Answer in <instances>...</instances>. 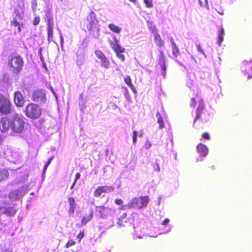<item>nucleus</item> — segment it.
I'll return each mask as SVG.
<instances>
[{
  "mask_svg": "<svg viewBox=\"0 0 252 252\" xmlns=\"http://www.w3.org/2000/svg\"><path fill=\"white\" fill-rule=\"evenodd\" d=\"M154 38L156 45L159 47H162L164 46V42L162 40L160 35L158 32H156L154 34Z\"/></svg>",
  "mask_w": 252,
  "mask_h": 252,
  "instance_id": "obj_21",
  "label": "nucleus"
},
{
  "mask_svg": "<svg viewBox=\"0 0 252 252\" xmlns=\"http://www.w3.org/2000/svg\"><path fill=\"white\" fill-rule=\"evenodd\" d=\"M6 198V195H0V213L5 214L9 217L13 216L17 213V209L14 207H6L8 203L4 199Z\"/></svg>",
  "mask_w": 252,
  "mask_h": 252,
  "instance_id": "obj_5",
  "label": "nucleus"
},
{
  "mask_svg": "<svg viewBox=\"0 0 252 252\" xmlns=\"http://www.w3.org/2000/svg\"><path fill=\"white\" fill-rule=\"evenodd\" d=\"M224 35V31L223 28H221L219 31L218 33V42L219 45H220L222 41L223 40V36Z\"/></svg>",
  "mask_w": 252,
  "mask_h": 252,
  "instance_id": "obj_29",
  "label": "nucleus"
},
{
  "mask_svg": "<svg viewBox=\"0 0 252 252\" xmlns=\"http://www.w3.org/2000/svg\"><path fill=\"white\" fill-rule=\"evenodd\" d=\"M52 158H53V157H51V158H49L48 160L47 161V162H46V164L45 165V166H44V171L46 169L47 166L50 164V163Z\"/></svg>",
  "mask_w": 252,
  "mask_h": 252,
  "instance_id": "obj_41",
  "label": "nucleus"
},
{
  "mask_svg": "<svg viewBox=\"0 0 252 252\" xmlns=\"http://www.w3.org/2000/svg\"><path fill=\"white\" fill-rule=\"evenodd\" d=\"M80 174L79 173H77L75 174V178L74 180V182H76L77 180L80 178Z\"/></svg>",
  "mask_w": 252,
  "mask_h": 252,
  "instance_id": "obj_45",
  "label": "nucleus"
},
{
  "mask_svg": "<svg viewBox=\"0 0 252 252\" xmlns=\"http://www.w3.org/2000/svg\"><path fill=\"white\" fill-rule=\"evenodd\" d=\"M8 198L11 201L18 200L19 199V194L18 190H15L11 191L8 194Z\"/></svg>",
  "mask_w": 252,
  "mask_h": 252,
  "instance_id": "obj_26",
  "label": "nucleus"
},
{
  "mask_svg": "<svg viewBox=\"0 0 252 252\" xmlns=\"http://www.w3.org/2000/svg\"><path fill=\"white\" fill-rule=\"evenodd\" d=\"M2 142V139L1 138H0V144Z\"/></svg>",
  "mask_w": 252,
  "mask_h": 252,
  "instance_id": "obj_53",
  "label": "nucleus"
},
{
  "mask_svg": "<svg viewBox=\"0 0 252 252\" xmlns=\"http://www.w3.org/2000/svg\"><path fill=\"white\" fill-rule=\"evenodd\" d=\"M196 105V100L195 98H192L190 100V106L194 108Z\"/></svg>",
  "mask_w": 252,
  "mask_h": 252,
  "instance_id": "obj_38",
  "label": "nucleus"
},
{
  "mask_svg": "<svg viewBox=\"0 0 252 252\" xmlns=\"http://www.w3.org/2000/svg\"><path fill=\"white\" fill-rule=\"evenodd\" d=\"M47 17V39L49 42L53 41V20L51 13L48 12L46 15Z\"/></svg>",
  "mask_w": 252,
  "mask_h": 252,
  "instance_id": "obj_8",
  "label": "nucleus"
},
{
  "mask_svg": "<svg viewBox=\"0 0 252 252\" xmlns=\"http://www.w3.org/2000/svg\"><path fill=\"white\" fill-rule=\"evenodd\" d=\"M169 222V220L168 218H166L162 222V224L164 225H167Z\"/></svg>",
  "mask_w": 252,
  "mask_h": 252,
  "instance_id": "obj_43",
  "label": "nucleus"
},
{
  "mask_svg": "<svg viewBox=\"0 0 252 252\" xmlns=\"http://www.w3.org/2000/svg\"><path fill=\"white\" fill-rule=\"evenodd\" d=\"M76 242L73 239H69L65 245V247L66 248H68L70 247L71 246H74Z\"/></svg>",
  "mask_w": 252,
  "mask_h": 252,
  "instance_id": "obj_33",
  "label": "nucleus"
},
{
  "mask_svg": "<svg viewBox=\"0 0 252 252\" xmlns=\"http://www.w3.org/2000/svg\"><path fill=\"white\" fill-rule=\"evenodd\" d=\"M11 118L4 117L0 120V130L2 132L7 131L11 129Z\"/></svg>",
  "mask_w": 252,
  "mask_h": 252,
  "instance_id": "obj_11",
  "label": "nucleus"
},
{
  "mask_svg": "<svg viewBox=\"0 0 252 252\" xmlns=\"http://www.w3.org/2000/svg\"><path fill=\"white\" fill-rule=\"evenodd\" d=\"M24 112L28 118L31 119H37L41 116L42 109L38 104L30 103L26 105Z\"/></svg>",
  "mask_w": 252,
  "mask_h": 252,
  "instance_id": "obj_1",
  "label": "nucleus"
},
{
  "mask_svg": "<svg viewBox=\"0 0 252 252\" xmlns=\"http://www.w3.org/2000/svg\"><path fill=\"white\" fill-rule=\"evenodd\" d=\"M125 209V206L123 205L121 207H120L119 208V209H121V210H123V209Z\"/></svg>",
  "mask_w": 252,
  "mask_h": 252,
  "instance_id": "obj_48",
  "label": "nucleus"
},
{
  "mask_svg": "<svg viewBox=\"0 0 252 252\" xmlns=\"http://www.w3.org/2000/svg\"><path fill=\"white\" fill-rule=\"evenodd\" d=\"M94 53L96 57L101 61V66L105 68H108L110 62L104 54L99 50H95Z\"/></svg>",
  "mask_w": 252,
  "mask_h": 252,
  "instance_id": "obj_14",
  "label": "nucleus"
},
{
  "mask_svg": "<svg viewBox=\"0 0 252 252\" xmlns=\"http://www.w3.org/2000/svg\"><path fill=\"white\" fill-rule=\"evenodd\" d=\"M251 78H252V76H250L249 75V77H248V79H250Z\"/></svg>",
  "mask_w": 252,
  "mask_h": 252,
  "instance_id": "obj_52",
  "label": "nucleus"
},
{
  "mask_svg": "<svg viewBox=\"0 0 252 252\" xmlns=\"http://www.w3.org/2000/svg\"><path fill=\"white\" fill-rule=\"evenodd\" d=\"M153 168H154L155 170L157 171H159L160 170L159 166L157 163H155L153 164Z\"/></svg>",
  "mask_w": 252,
  "mask_h": 252,
  "instance_id": "obj_42",
  "label": "nucleus"
},
{
  "mask_svg": "<svg viewBox=\"0 0 252 252\" xmlns=\"http://www.w3.org/2000/svg\"><path fill=\"white\" fill-rule=\"evenodd\" d=\"M9 175V174L7 169L0 168V182L8 179Z\"/></svg>",
  "mask_w": 252,
  "mask_h": 252,
  "instance_id": "obj_22",
  "label": "nucleus"
},
{
  "mask_svg": "<svg viewBox=\"0 0 252 252\" xmlns=\"http://www.w3.org/2000/svg\"><path fill=\"white\" fill-rule=\"evenodd\" d=\"M156 115L158 119L157 122L159 125V128L160 129L163 128L164 127V124L161 114L158 111L157 112Z\"/></svg>",
  "mask_w": 252,
  "mask_h": 252,
  "instance_id": "obj_27",
  "label": "nucleus"
},
{
  "mask_svg": "<svg viewBox=\"0 0 252 252\" xmlns=\"http://www.w3.org/2000/svg\"><path fill=\"white\" fill-rule=\"evenodd\" d=\"M149 30L153 33H155L157 32V30L156 27L154 24L152 23H150L148 25Z\"/></svg>",
  "mask_w": 252,
  "mask_h": 252,
  "instance_id": "obj_32",
  "label": "nucleus"
},
{
  "mask_svg": "<svg viewBox=\"0 0 252 252\" xmlns=\"http://www.w3.org/2000/svg\"><path fill=\"white\" fill-rule=\"evenodd\" d=\"M76 182H73L72 185L71 186L70 189H72L75 184Z\"/></svg>",
  "mask_w": 252,
  "mask_h": 252,
  "instance_id": "obj_47",
  "label": "nucleus"
},
{
  "mask_svg": "<svg viewBox=\"0 0 252 252\" xmlns=\"http://www.w3.org/2000/svg\"><path fill=\"white\" fill-rule=\"evenodd\" d=\"M164 53L162 51H160V55L158 60V64L160 65L164 73L166 71L165 60Z\"/></svg>",
  "mask_w": 252,
  "mask_h": 252,
  "instance_id": "obj_18",
  "label": "nucleus"
},
{
  "mask_svg": "<svg viewBox=\"0 0 252 252\" xmlns=\"http://www.w3.org/2000/svg\"><path fill=\"white\" fill-rule=\"evenodd\" d=\"M2 252H10L7 250H5L3 251H2Z\"/></svg>",
  "mask_w": 252,
  "mask_h": 252,
  "instance_id": "obj_51",
  "label": "nucleus"
},
{
  "mask_svg": "<svg viewBox=\"0 0 252 252\" xmlns=\"http://www.w3.org/2000/svg\"><path fill=\"white\" fill-rule=\"evenodd\" d=\"M40 21V17L39 16H36L34 17L33 21V24L35 26L37 25Z\"/></svg>",
  "mask_w": 252,
  "mask_h": 252,
  "instance_id": "obj_37",
  "label": "nucleus"
},
{
  "mask_svg": "<svg viewBox=\"0 0 252 252\" xmlns=\"http://www.w3.org/2000/svg\"><path fill=\"white\" fill-rule=\"evenodd\" d=\"M114 42H110V46L112 49L115 52L117 57L124 62L125 60L124 55L122 54L125 51V49L119 44V41L117 39L116 37H114Z\"/></svg>",
  "mask_w": 252,
  "mask_h": 252,
  "instance_id": "obj_7",
  "label": "nucleus"
},
{
  "mask_svg": "<svg viewBox=\"0 0 252 252\" xmlns=\"http://www.w3.org/2000/svg\"><path fill=\"white\" fill-rule=\"evenodd\" d=\"M202 138L205 140H209L210 139V135L207 132H204L202 134Z\"/></svg>",
  "mask_w": 252,
  "mask_h": 252,
  "instance_id": "obj_39",
  "label": "nucleus"
},
{
  "mask_svg": "<svg viewBox=\"0 0 252 252\" xmlns=\"http://www.w3.org/2000/svg\"><path fill=\"white\" fill-rule=\"evenodd\" d=\"M7 152L9 156L11 157V159L18 160L20 158V154L16 151L8 150Z\"/></svg>",
  "mask_w": 252,
  "mask_h": 252,
  "instance_id": "obj_24",
  "label": "nucleus"
},
{
  "mask_svg": "<svg viewBox=\"0 0 252 252\" xmlns=\"http://www.w3.org/2000/svg\"><path fill=\"white\" fill-rule=\"evenodd\" d=\"M67 201L69 204L68 213L69 216H73L74 214L75 210L77 208L75 199L72 197H69L67 198Z\"/></svg>",
  "mask_w": 252,
  "mask_h": 252,
  "instance_id": "obj_16",
  "label": "nucleus"
},
{
  "mask_svg": "<svg viewBox=\"0 0 252 252\" xmlns=\"http://www.w3.org/2000/svg\"><path fill=\"white\" fill-rule=\"evenodd\" d=\"M111 209L104 206L95 207V213L100 218L105 219L108 216L110 213Z\"/></svg>",
  "mask_w": 252,
  "mask_h": 252,
  "instance_id": "obj_13",
  "label": "nucleus"
},
{
  "mask_svg": "<svg viewBox=\"0 0 252 252\" xmlns=\"http://www.w3.org/2000/svg\"><path fill=\"white\" fill-rule=\"evenodd\" d=\"M197 152L203 157H206L208 154V149L203 144H199L196 147Z\"/></svg>",
  "mask_w": 252,
  "mask_h": 252,
  "instance_id": "obj_19",
  "label": "nucleus"
},
{
  "mask_svg": "<svg viewBox=\"0 0 252 252\" xmlns=\"http://www.w3.org/2000/svg\"><path fill=\"white\" fill-rule=\"evenodd\" d=\"M129 1L135 3L136 2V0H129Z\"/></svg>",
  "mask_w": 252,
  "mask_h": 252,
  "instance_id": "obj_50",
  "label": "nucleus"
},
{
  "mask_svg": "<svg viewBox=\"0 0 252 252\" xmlns=\"http://www.w3.org/2000/svg\"><path fill=\"white\" fill-rule=\"evenodd\" d=\"M197 50L199 52L202 53H203V50L201 48V46L200 45H198L197 46Z\"/></svg>",
  "mask_w": 252,
  "mask_h": 252,
  "instance_id": "obj_46",
  "label": "nucleus"
},
{
  "mask_svg": "<svg viewBox=\"0 0 252 252\" xmlns=\"http://www.w3.org/2000/svg\"><path fill=\"white\" fill-rule=\"evenodd\" d=\"M12 107L10 99L0 94V113L3 115L10 114L12 112Z\"/></svg>",
  "mask_w": 252,
  "mask_h": 252,
  "instance_id": "obj_6",
  "label": "nucleus"
},
{
  "mask_svg": "<svg viewBox=\"0 0 252 252\" xmlns=\"http://www.w3.org/2000/svg\"><path fill=\"white\" fill-rule=\"evenodd\" d=\"M23 64V59L20 56H12L8 61L10 70L15 74H18L20 71Z\"/></svg>",
  "mask_w": 252,
  "mask_h": 252,
  "instance_id": "obj_4",
  "label": "nucleus"
},
{
  "mask_svg": "<svg viewBox=\"0 0 252 252\" xmlns=\"http://www.w3.org/2000/svg\"><path fill=\"white\" fill-rule=\"evenodd\" d=\"M170 41L172 45V54L175 58H177L180 55V51L176 45L174 39L172 37H171Z\"/></svg>",
  "mask_w": 252,
  "mask_h": 252,
  "instance_id": "obj_20",
  "label": "nucleus"
},
{
  "mask_svg": "<svg viewBox=\"0 0 252 252\" xmlns=\"http://www.w3.org/2000/svg\"><path fill=\"white\" fill-rule=\"evenodd\" d=\"M114 188L109 186H98L94 192V196L95 197L98 198L101 196L103 193H108L114 191Z\"/></svg>",
  "mask_w": 252,
  "mask_h": 252,
  "instance_id": "obj_10",
  "label": "nucleus"
},
{
  "mask_svg": "<svg viewBox=\"0 0 252 252\" xmlns=\"http://www.w3.org/2000/svg\"><path fill=\"white\" fill-rule=\"evenodd\" d=\"M13 101L17 107H22L24 105L25 100L23 95L20 91H18L14 92Z\"/></svg>",
  "mask_w": 252,
  "mask_h": 252,
  "instance_id": "obj_12",
  "label": "nucleus"
},
{
  "mask_svg": "<svg viewBox=\"0 0 252 252\" xmlns=\"http://www.w3.org/2000/svg\"><path fill=\"white\" fill-rule=\"evenodd\" d=\"M25 122L18 114L16 113L11 117V129L14 133H21L24 129Z\"/></svg>",
  "mask_w": 252,
  "mask_h": 252,
  "instance_id": "obj_3",
  "label": "nucleus"
},
{
  "mask_svg": "<svg viewBox=\"0 0 252 252\" xmlns=\"http://www.w3.org/2000/svg\"><path fill=\"white\" fill-rule=\"evenodd\" d=\"M150 202L148 196H141L139 197H134L127 204L128 209L135 208L140 210L146 208Z\"/></svg>",
  "mask_w": 252,
  "mask_h": 252,
  "instance_id": "obj_2",
  "label": "nucleus"
},
{
  "mask_svg": "<svg viewBox=\"0 0 252 252\" xmlns=\"http://www.w3.org/2000/svg\"><path fill=\"white\" fill-rule=\"evenodd\" d=\"M108 28L112 31H113V32H114L115 33H119L121 30V28L119 27L116 26L115 25H114L113 24H109Z\"/></svg>",
  "mask_w": 252,
  "mask_h": 252,
  "instance_id": "obj_30",
  "label": "nucleus"
},
{
  "mask_svg": "<svg viewBox=\"0 0 252 252\" xmlns=\"http://www.w3.org/2000/svg\"><path fill=\"white\" fill-rule=\"evenodd\" d=\"M144 2L147 8H151L153 6L152 0H144Z\"/></svg>",
  "mask_w": 252,
  "mask_h": 252,
  "instance_id": "obj_34",
  "label": "nucleus"
},
{
  "mask_svg": "<svg viewBox=\"0 0 252 252\" xmlns=\"http://www.w3.org/2000/svg\"><path fill=\"white\" fill-rule=\"evenodd\" d=\"M151 147V144L149 142H146L145 144V147L146 149H149Z\"/></svg>",
  "mask_w": 252,
  "mask_h": 252,
  "instance_id": "obj_44",
  "label": "nucleus"
},
{
  "mask_svg": "<svg viewBox=\"0 0 252 252\" xmlns=\"http://www.w3.org/2000/svg\"><path fill=\"white\" fill-rule=\"evenodd\" d=\"M137 132L136 130L133 131L132 142L133 144H135L137 141Z\"/></svg>",
  "mask_w": 252,
  "mask_h": 252,
  "instance_id": "obj_35",
  "label": "nucleus"
},
{
  "mask_svg": "<svg viewBox=\"0 0 252 252\" xmlns=\"http://www.w3.org/2000/svg\"><path fill=\"white\" fill-rule=\"evenodd\" d=\"M88 24L87 29L88 31H91L94 27L96 22V15L94 12L91 11L87 17Z\"/></svg>",
  "mask_w": 252,
  "mask_h": 252,
  "instance_id": "obj_15",
  "label": "nucleus"
},
{
  "mask_svg": "<svg viewBox=\"0 0 252 252\" xmlns=\"http://www.w3.org/2000/svg\"><path fill=\"white\" fill-rule=\"evenodd\" d=\"M93 217V211L91 210L88 215L82 217L81 219V224L83 225H86L88 222L91 221Z\"/></svg>",
  "mask_w": 252,
  "mask_h": 252,
  "instance_id": "obj_23",
  "label": "nucleus"
},
{
  "mask_svg": "<svg viewBox=\"0 0 252 252\" xmlns=\"http://www.w3.org/2000/svg\"><path fill=\"white\" fill-rule=\"evenodd\" d=\"M84 231H81L77 236V239H78L79 242L81 241V239L84 237Z\"/></svg>",
  "mask_w": 252,
  "mask_h": 252,
  "instance_id": "obj_36",
  "label": "nucleus"
},
{
  "mask_svg": "<svg viewBox=\"0 0 252 252\" xmlns=\"http://www.w3.org/2000/svg\"><path fill=\"white\" fill-rule=\"evenodd\" d=\"M50 88H51V90L52 93L55 95V92L54 89H53V88L51 87Z\"/></svg>",
  "mask_w": 252,
  "mask_h": 252,
  "instance_id": "obj_49",
  "label": "nucleus"
},
{
  "mask_svg": "<svg viewBox=\"0 0 252 252\" xmlns=\"http://www.w3.org/2000/svg\"><path fill=\"white\" fill-rule=\"evenodd\" d=\"M124 81L125 83L130 88L134 93H136L135 88L132 83L131 79L129 76H127L125 79Z\"/></svg>",
  "mask_w": 252,
  "mask_h": 252,
  "instance_id": "obj_25",
  "label": "nucleus"
},
{
  "mask_svg": "<svg viewBox=\"0 0 252 252\" xmlns=\"http://www.w3.org/2000/svg\"><path fill=\"white\" fill-rule=\"evenodd\" d=\"M11 24L14 27H18L19 32L21 31V26H22L23 24L20 25L16 18H14L13 19V20L11 22Z\"/></svg>",
  "mask_w": 252,
  "mask_h": 252,
  "instance_id": "obj_31",
  "label": "nucleus"
},
{
  "mask_svg": "<svg viewBox=\"0 0 252 252\" xmlns=\"http://www.w3.org/2000/svg\"><path fill=\"white\" fill-rule=\"evenodd\" d=\"M115 203L118 205H121L123 204V201L121 199H116L114 201Z\"/></svg>",
  "mask_w": 252,
  "mask_h": 252,
  "instance_id": "obj_40",
  "label": "nucleus"
},
{
  "mask_svg": "<svg viewBox=\"0 0 252 252\" xmlns=\"http://www.w3.org/2000/svg\"><path fill=\"white\" fill-rule=\"evenodd\" d=\"M205 109V105L202 100H201L198 104V106L196 111V116L193 121V125L195 124L196 120L199 119L201 117V114L203 112Z\"/></svg>",
  "mask_w": 252,
  "mask_h": 252,
  "instance_id": "obj_17",
  "label": "nucleus"
},
{
  "mask_svg": "<svg viewBox=\"0 0 252 252\" xmlns=\"http://www.w3.org/2000/svg\"><path fill=\"white\" fill-rule=\"evenodd\" d=\"M127 217V214L125 213L123 214V215L118 218V221H117V224L119 226H123L124 225V223L126 222V221L124 220L126 219Z\"/></svg>",
  "mask_w": 252,
  "mask_h": 252,
  "instance_id": "obj_28",
  "label": "nucleus"
},
{
  "mask_svg": "<svg viewBox=\"0 0 252 252\" xmlns=\"http://www.w3.org/2000/svg\"><path fill=\"white\" fill-rule=\"evenodd\" d=\"M32 100L39 103H45L46 100L45 91L42 89L35 90L32 95Z\"/></svg>",
  "mask_w": 252,
  "mask_h": 252,
  "instance_id": "obj_9",
  "label": "nucleus"
}]
</instances>
